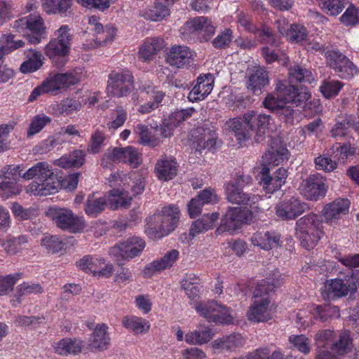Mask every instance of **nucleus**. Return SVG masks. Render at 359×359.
Listing matches in <instances>:
<instances>
[{
    "label": "nucleus",
    "instance_id": "7ed1b4c3",
    "mask_svg": "<svg viewBox=\"0 0 359 359\" xmlns=\"http://www.w3.org/2000/svg\"><path fill=\"white\" fill-rule=\"evenodd\" d=\"M26 180L34 179L27 187V191L35 196H48L61 188V179L46 161L39 162L22 175Z\"/></svg>",
    "mask_w": 359,
    "mask_h": 359
},
{
    "label": "nucleus",
    "instance_id": "6e6552de",
    "mask_svg": "<svg viewBox=\"0 0 359 359\" xmlns=\"http://www.w3.org/2000/svg\"><path fill=\"white\" fill-rule=\"evenodd\" d=\"M46 215L57 227L72 233L81 232L86 227L83 218L74 215L71 210L67 208L56 206L49 207Z\"/></svg>",
    "mask_w": 359,
    "mask_h": 359
},
{
    "label": "nucleus",
    "instance_id": "a18cd8bd",
    "mask_svg": "<svg viewBox=\"0 0 359 359\" xmlns=\"http://www.w3.org/2000/svg\"><path fill=\"white\" fill-rule=\"evenodd\" d=\"M27 238L24 235L18 237L8 236L6 242L0 240L4 250L11 255H15L20 252L22 246L27 243Z\"/></svg>",
    "mask_w": 359,
    "mask_h": 359
},
{
    "label": "nucleus",
    "instance_id": "ddd939ff",
    "mask_svg": "<svg viewBox=\"0 0 359 359\" xmlns=\"http://www.w3.org/2000/svg\"><path fill=\"white\" fill-rule=\"evenodd\" d=\"M327 64L341 79H348L358 74L356 66L344 54L338 50H327L325 53Z\"/></svg>",
    "mask_w": 359,
    "mask_h": 359
},
{
    "label": "nucleus",
    "instance_id": "6e6d98bb",
    "mask_svg": "<svg viewBox=\"0 0 359 359\" xmlns=\"http://www.w3.org/2000/svg\"><path fill=\"white\" fill-rule=\"evenodd\" d=\"M50 118L44 114H39L34 116L27 130V136L30 137L38 133L46 125L50 123Z\"/></svg>",
    "mask_w": 359,
    "mask_h": 359
},
{
    "label": "nucleus",
    "instance_id": "4d7b16f0",
    "mask_svg": "<svg viewBox=\"0 0 359 359\" xmlns=\"http://www.w3.org/2000/svg\"><path fill=\"white\" fill-rule=\"evenodd\" d=\"M15 35L12 34H3L0 38V45H2L3 48L6 52L10 53L13 50L25 46V42L22 40L15 39Z\"/></svg>",
    "mask_w": 359,
    "mask_h": 359
},
{
    "label": "nucleus",
    "instance_id": "9d476101",
    "mask_svg": "<svg viewBox=\"0 0 359 359\" xmlns=\"http://www.w3.org/2000/svg\"><path fill=\"white\" fill-rule=\"evenodd\" d=\"M133 88L134 79L129 71H113L109 74L107 86V93L109 96L118 98L126 97Z\"/></svg>",
    "mask_w": 359,
    "mask_h": 359
},
{
    "label": "nucleus",
    "instance_id": "f257e3e1",
    "mask_svg": "<svg viewBox=\"0 0 359 359\" xmlns=\"http://www.w3.org/2000/svg\"><path fill=\"white\" fill-rule=\"evenodd\" d=\"M276 94L269 93L263 100V106L277 114L287 123H292L294 107L306 102L311 94L306 88H298L294 85L286 86L278 81L276 85Z\"/></svg>",
    "mask_w": 359,
    "mask_h": 359
},
{
    "label": "nucleus",
    "instance_id": "49530a36",
    "mask_svg": "<svg viewBox=\"0 0 359 359\" xmlns=\"http://www.w3.org/2000/svg\"><path fill=\"white\" fill-rule=\"evenodd\" d=\"M43 292L41 286L38 283L29 284L27 283H22L18 285L15 289V297L16 299L13 301V304L15 305L20 303V298L23 296L32 294H41Z\"/></svg>",
    "mask_w": 359,
    "mask_h": 359
},
{
    "label": "nucleus",
    "instance_id": "ea45409f",
    "mask_svg": "<svg viewBox=\"0 0 359 359\" xmlns=\"http://www.w3.org/2000/svg\"><path fill=\"white\" fill-rule=\"evenodd\" d=\"M275 142H271V149L263 156L264 161L268 164L278 165L286 158L287 150L283 147H278Z\"/></svg>",
    "mask_w": 359,
    "mask_h": 359
},
{
    "label": "nucleus",
    "instance_id": "2eb2a0df",
    "mask_svg": "<svg viewBox=\"0 0 359 359\" xmlns=\"http://www.w3.org/2000/svg\"><path fill=\"white\" fill-rule=\"evenodd\" d=\"M309 209L307 203L295 197L278 203L276 206L277 216L283 219H294Z\"/></svg>",
    "mask_w": 359,
    "mask_h": 359
},
{
    "label": "nucleus",
    "instance_id": "c03bdc74",
    "mask_svg": "<svg viewBox=\"0 0 359 359\" xmlns=\"http://www.w3.org/2000/svg\"><path fill=\"white\" fill-rule=\"evenodd\" d=\"M168 15V8L161 4H155L151 9L144 10L140 13V17L151 21H160Z\"/></svg>",
    "mask_w": 359,
    "mask_h": 359
},
{
    "label": "nucleus",
    "instance_id": "c9c22d12",
    "mask_svg": "<svg viewBox=\"0 0 359 359\" xmlns=\"http://www.w3.org/2000/svg\"><path fill=\"white\" fill-rule=\"evenodd\" d=\"M107 204V200L105 197L95 198L94 194H90L85 203V213L90 217H96L104 210Z\"/></svg>",
    "mask_w": 359,
    "mask_h": 359
},
{
    "label": "nucleus",
    "instance_id": "393cba45",
    "mask_svg": "<svg viewBox=\"0 0 359 359\" xmlns=\"http://www.w3.org/2000/svg\"><path fill=\"white\" fill-rule=\"evenodd\" d=\"M186 27L190 32H197L205 41H208L215 33V27L212 22L203 16L187 22Z\"/></svg>",
    "mask_w": 359,
    "mask_h": 359
},
{
    "label": "nucleus",
    "instance_id": "603ef678",
    "mask_svg": "<svg viewBox=\"0 0 359 359\" xmlns=\"http://www.w3.org/2000/svg\"><path fill=\"white\" fill-rule=\"evenodd\" d=\"M41 245L48 252L57 253L64 249L65 243L57 236H46L41 239Z\"/></svg>",
    "mask_w": 359,
    "mask_h": 359
},
{
    "label": "nucleus",
    "instance_id": "1a4fd4ad",
    "mask_svg": "<svg viewBox=\"0 0 359 359\" xmlns=\"http://www.w3.org/2000/svg\"><path fill=\"white\" fill-rule=\"evenodd\" d=\"M13 28L22 33L31 44H38L46 35V29L40 15H29L15 21Z\"/></svg>",
    "mask_w": 359,
    "mask_h": 359
},
{
    "label": "nucleus",
    "instance_id": "774afa93",
    "mask_svg": "<svg viewBox=\"0 0 359 359\" xmlns=\"http://www.w3.org/2000/svg\"><path fill=\"white\" fill-rule=\"evenodd\" d=\"M57 83L60 88L68 87L71 85H74L78 83V79L73 73H60L54 74Z\"/></svg>",
    "mask_w": 359,
    "mask_h": 359
},
{
    "label": "nucleus",
    "instance_id": "aec40b11",
    "mask_svg": "<svg viewBox=\"0 0 359 359\" xmlns=\"http://www.w3.org/2000/svg\"><path fill=\"white\" fill-rule=\"evenodd\" d=\"M214 78L210 74L200 76L196 80V84L190 91L188 99L191 102H196L203 100L212 90Z\"/></svg>",
    "mask_w": 359,
    "mask_h": 359
},
{
    "label": "nucleus",
    "instance_id": "f8f14e48",
    "mask_svg": "<svg viewBox=\"0 0 359 359\" xmlns=\"http://www.w3.org/2000/svg\"><path fill=\"white\" fill-rule=\"evenodd\" d=\"M145 248V242L140 237H131L109 250L111 256L116 258L118 266L123 264V261H128L140 255Z\"/></svg>",
    "mask_w": 359,
    "mask_h": 359
},
{
    "label": "nucleus",
    "instance_id": "dca6fc26",
    "mask_svg": "<svg viewBox=\"0 0 359 359\" xmlns=\"http://www.w3.org/2000/svg\"><path fill=\"white\" fill-rule=\"evenodd\" d=\"M179 258V252L171 250L163 257L146 265L142 273L144 278H151L154 274L163 270L171 268Z\"/></svg>",
    "mask_w": 359,
    "mask_h": 359
},
{
    "label": "nucleus",
    "instance_id": "58836bf2",
    "mask_svg": "<svg viewBox=\"0 0 359 359\" xmlns=\"http://www.w3.org/2000/svg\"><path fill=\"white\" fill-rule=\"evenodd\" d=\"M72 0H42V8L48 14H64L71 8Z\"/></svg>",
    "mask_w": 359,
    "mask_h": 359
},
{
    "label": "nucleus",
    "instance_id": "a211bd4d",
    "mask_svg": "<svg viewBox=\"0 0 359 359\" xmlns=\"http://www.w3.org/2000/svg\"><path fill=\"white\" fill-rule=\"evenodd\" d=\"M350 201L347 198H337L326 204L322 210V215L326 223L332 224L342 216L348 213Z\"/></svg>",
    "mask_w": 359,
    "mask_h": 359
},
{
    "label": "nucleus",
    "instance_id": "052dcab7",
    "mask_svg": "<svg viewBox=\"0 0 359 359\" xmlns=\"http://www.w3.org/2000/svg\"><path fill=\"white\" fill-rule=\"evenodd\" d=\"M315 166L317 170L330 172L337 168V161L329 157L319 156L314 160Z\"/></svg>",
    "mask_w": 359,
    "mask_h": 359
},
{
    "label": "nucleus",
    "instance_id": "2f4dec72",
    "mask_svg": "<svg viewBox=\"0 0 359 359\" xmlns=\"http://www.w3.org/2000/svg\"><path fill=\"white\" fill-rule=\"evenodd\" d=\"M25 55L27 60L22 63L20 67L22 73L34 72L43 65L42 54L40 51L30 48L25 52Z\"/></svg>",
    "mask_w": 359,
    "mask_h": 359
},
{
    "label": "nucleus",
    "instance_id": "de8ad7c7",
    "mask_svg": "<svg viewBox=\"0 0 359 359\" xmlns=\"http://www.w3.org/2000/svg\"><path fill=\"white\" fill-rule=\"evenodd\" d=\"M260 184L268 193H273L280 189L283 184H279L278 179L269 175V169L267 167H263L260 172Z\"/></svg>",
    "mask_w": 359,
    "mask_h": 359
},
{
    "label": "nucleus",
    "instance_id": "e2e57ef3",
    "mask_svg": "<svg viewBox=\"0 0 359 359\" xmlns=\"http://www.w3.org/2000/svg\"><path fill=\"white\" fill-rule=\"evenodd\" d=\"M105 140L104 133L96 130L90 137V143L88 146L87 151L90 153L97 154L100 152V147Z\"/></svg>",
    "mask_w": 359,
    "mask_h": 359
},
{
    "label": "nucleus",
    "instance_id": "a19ab883",
    "mask_svg": "<svg viewBox=\"0 0 359 359\" xmlns=\"http://www.w3.org/2000/svg\"><path fill=\"white\" fill-rule=\"evenodd\" d=\"M288 74L289 80L291 83L295 82L311 83L314 81L311 72L299 65H294L290 67Z\"/></svg>",
    "mask_w": 359,
    "mask_h": 359
},
{
    "label": "nucleus",
    "instance_id": "4c0bfd02",
    "mask_svg": "<svg viewBox=\"0 0 359 359\" xmlns=\"http://www.w3.org/2000/svg\"><path fill=\"white\" fill-rule=\"evenodd\" d=\"M245 339L240 334H232L226 337L215 340L213 347L233 351L244 345Z\"/></svg>",
    "mask_w": 359,
    "mask_h": 359
},
{
    "label": "nucleus",
    "instance_id": "9b49d317",
    "mask_svg": "<svg viewBox=\"0 0 359 359\" xmlns=\"http://www.w3.org/2000/svg\"><path fill=\"white\" fill-rule=\"evenodd\" d=\"M195 309L201 316L210 323L229 324L233 320L229 309L216 301L196 302Z\"/></svg>",
    "mask_w": 359,
    "mask_h": 359
},
{
    "label": "nucleus",
    "instance_id": "c85d7f7f",
    "mask_svg": "<svg viewBox=\"0 0 359 359\" xmlns=\"http://www.w3.org/2000/svg\"><path fill=\"white\" fill-rule=\"evenodd\" d=\"M164 41L161 38H152L145 41L139 50V57L144 62L153 60L155 54L164 48Z\"/></svg>",
    "mask_w": 359,
    "mask_h": 359
},
{
    "label": "nucleus",
    "instance_id": "7c9ffc66",
    "mask_svg": "<svg viewBox=\"0 0 359 359\" xmlns=\"http://www.w3.org/2000/svg\"><path fill=\"white\" fill-rule=\"evenodd\" d=\"M219 219V213L204 214L200 219L194 221L190 229V235L193 237L212 229Z\"/></svg>",
    "mask_w": 359,
    "mask_h": 359
},
{
    "label": "nucleus",
    "instance_id": "69168bd1",
    "mask_svg": "<svg viewBox=\"0 0 359 359\" xmlns=\"http://www.w3.org/2000/svg\"><path fill=\"white\" fill-rule=\"evenodd\" d=\"M22 170L20 165H9L4 167L2 170V175L4 180L17 182L19 177H22Z\"/></svg>",
    "mask_w": 359,
    "mask_h": 359
},
{
    "label": "nucleus",
    "instance_id": "20e7f679",
    "mask_svg": "<svg viewBox=\"0 0 359 359\" xmlns=\"http://www.w3.org/2000/svg\"><path fill=\"white\" fill-rule=\"evenodd\" d=\"M109 186L112 188L109 191V208L112 210L119 208H127L130 205L132 196H128L126 184L130 187L133 196L141 194L145 188L144 177L137 175L133 179L130 177L121 178L118 173H114L109 178Z\"/></svg>",
    "mask_w": 359,
    "mask_h": 359
},
{
    "label": "nucleus",
    "instance_id": "37998d69",
    "mask_svg": "<svg viewBox=\"0 0 359 359\" xmlns=\"http://www.w3.org/2000/svg\"><path fill=\"white\" fill-rule=\"evenodd\" d=\"M257 36L258 41L262 43H268L273 46H279L278 37L272 32L271 29L265 25L257 27L256 31L253 33Z\"/></svg>",
    "mask_w": 359,
    "mask_h": 359
},
{
    "label": "nucleus",
    "instance_id": "a878e982",
    "mask_svg": "<svg viewBox=\"0 0 359 359\" xmlns=\"http://www.w3.org/2000/svg\"><path fill=\"white\" fill-rule=\"evenodd\" d=\"M233 186L226 188V199L229 202L243 206L244 208L252 207L257 198L242 189H235Z\"/></svg>",
    "mask_w": 359,
    "mask_h": 359
},
{
    "label": "nucleus",
    "instance_id": "412c9836",
    "mask_svg": "<svg viewBox=\"0 0 359 359\" xmlns=\"http://www.w3.org/2000/svg\"><path fill=\"white\" fill-rule=\"evenodd\" d=\"M217 201V195L211 190L205 189L199 191L197 196L188 203L189 216L191 218L196 217L201 212V209L205 205L215 203Z\"/></svg>",
    "mask_w": 359,
    "mask_h": 359
},
{
    "label": "nucleus",
    "instance_id": "e433bc0d",
    "mask_svg": "<svg viewBox=\"0 0 359 359\" xmlns=\"http://www.w3.org/2000/svg\"><path fill=\"white\" fill-rule=\"evenodd\" d=\"M351 334L348 330H342L339 332V339L332 344L331 349L341 355L350 353L353 348Z\"/></svg>",
    "mask_w": 359,
    "mask_h": 359
},
{
    "label": "nucleus",
    "instance_id": "3c124183",
    "mask_svg": "<svg viewBox=\"0 0 359 359\" xmlns=\"http://www.w3.org/2000/svg\"><path fill=\"white\" fill-rule=\"evenodd\" d=\"M212 332L210 329L199 331L196 330L189 332L185 336V340L189 344H203L208 342L212 337Z\"/></svg>",
    "mask_w": 359,
    "mask_h": 359
},
{
    "label": "nucleus",
    "instance_id": "473e14b6",
    "mask_svg": "<svg viewBox=\"0 0 359 359\" xmlns=\"http://www.w3.org/2000/svg\"><path fill=\"white\" fill-rule=\"evenodd\" d=\"M155 172L158 178L161 180H171L177 175V163L172 159L163 158L157 161Z\"/></svg>",
    "mask_w": 359,
    "mask_h": 359
},
{
    "label": "nucleus",
    "instance_id": "f3484780",
    "mask_svg": "<svg viewBox=\"0 0 359 359\" xmlns=\"http://www.w3.org/2000/svg\"><path fill=\"white\" fill-rule=\"evenodd\" d=\"M269 84V72L264 67H255L250 72L246 86L253 95H261Z\"/></svg>",
    "mask_w": 359,
    "mask_h": 359
},
{
    "label": "nucleus",
    "instance_id": "bf43d9fd",
    "mask_svg": "<svg viewBox=\"0 0 359 359\" xmlns=\"http://www.w3.org/2000/svg\"><path fill=\"white\" fill-rule=\"evenodd\" d=\"M342 86L343 83L339 81H326L320 86V91L325 97L331 98L338 94Z\"/></svg>",
    "mask_w": 359,
    "mask_h": 359
},
{
    "label": "nucleus",
    "instance_id": "72a5a7b5",
    "mask_svg": "<svg viewBox=\"0 0 359 359\" xmlns=\"http://www.w3.org/2000/svg\"><path fill=\"white\" fill-rule=\"evenodd\" d=\"M83 347V342L81 340L65 338L56 344L55 350L57 353L62 355H76L81 352Z\"/></svg>",
    "mask_w": 359,
    "mask_h": 359
},
{
    "label": "nucleus",
    "instance_id": "79ce46f5",
    "mask_svg": "<svg viewBox=\"0 0 359 359\" xmlns=\"http://www.w3.org/2000/svg\"><path fill=\"white\" fill-rule=\"evenodd\" d=\"M314 318L321 322H327L332 318L339 317V310L337 306L330 304L318 305L315 309Z\"/></svg>",
    "mask_w": 359,
    "mask_h": 359
},
{
    "label": "nucleus",
    "instance_id": "8fccbe9b",
    "mask_svg": "<svg viewBox=\"0 0 359 359\" xmlns=\"http://www.w3.org/2000/svg\"><path fill=\"white\" fill-rule=\"evenodd\" d=\"M125 327L130 329L136 332H144L149 329V322L137 316H126L123 320Z\"/></svg>",
    "mask_w": 359,
    "mask_h": 359
},
{
    "label": "nucleus",
    "instance_id": "5701e85b",
    "mask_svg": "<svg viewBox=\"0 0 359 359\" xmlns=\"http://www.w3.org/2000/svg\"><path fill=\"white\" fill-rule=\"evenodd\" d=\"M110 158L114 161H123L133 168H137L142 161L140 154L133 147H114L110 154Z\"/></svg>",
    "mask_w": 359,
    "mask_h": 359
},
{
    "label": "nucleus",
    "instance_id": "5fc2aeb1",
    "mask_svg": "<svg viewBox=\"0 0 359 359\" xmlns=\"http://www.w3.org/2000/svg\"><path fill=\"white\" fill-rule=\"evenodd\" d=\"M21 277L22 274L20 273L6 276H0V295H6L11 292L14 285Z\"/></svg>",
    "mask_w": 359,
    "mask_h": 359
},
{
    "label": "nucleus",
    "instance_id": "4be33fe9",
    "mask_svg": "<svg viewBox=\"0 0 359 359\" xmlns=\"http://www.w3.org/2000/svg\"><path fill=\"white\" fill-rule=\"evenodd\" d=\"M250 321L255 323L265 322L271 318L270 301L268 298H262L255 301L247 313Z\"/></svg>",
    "mask_w": 359,
    "mask_h": 359
},
{
    "label": "nucleus",
    "instance_id": "6ab92c4d",
    "mask_svg": "<svg viewBox=\"0 0 359 359\" xmlns=\"http://www.w3.org/2000/svg\"><path fill=\"white\" fill-rule=\"evenodd\" d=\"M302 193L309 200L318 201L326 193L325 183L318 175H311L302 184Z\"/></svg>",
    "mask_w": 359,
    "mask_h": 359
},
{
    "label": "nucleus",
    "instance_id": "4468645a",
    "mask_svg": "<svg viewBox=\"0 0 359 359\" xmlns=\"http://www.w3.org/2000/svg\"><path fill=\"white\" fill-rule=\"evenodd\" d=\"M249 215H250L249 210H243L241 208H229L222 217L221 224L217 229L216 233L227 231L233 233L243 223L247 222Z\"/></svg>",
    "mask_w": 359,
    "mask_h": 359
},
{
    "label": "nucleus",
    "instance_id": "0eeeda50",
    "mask_svg": "<svg viewBox=\"0 0 359 359\" xmlns=\"http://www.w3.org/2000/svg\"><path fill=\"white\" fill-rule=\"evenodd\" d=\"M67 25H62L57 30L58 36L52 39L45 47V54L52 60L57 68L62 67L66 62V57L69 53V41L71 35Z\"/></svg>",
    "mask_w": 359,
    "mask_h": 359
},
{
    "label": "nucleus",
    "instance_id": "338daca9",
    "mask_svg": "<svg viewBox=\"0 0 359 359\" xmlns=\"http://www.w3.org/2000/svg\"><path fill=\"white\" fill-rule=\"evenodd\" d=\"M306 36L307 32L304 27L299 25H290L288 37L292 41L298 43L304 40Z\"/></svg>",
    "mask_w": 359,
    "mask_h": 359
},
{
    "label": "nucleus",
    "instance_id": "c756f323",
    "mask_svg": "<svg viewBox=\"0 0 359 359\" xmlns=\"http://www.w3.org/2000/svg\"><path fill=\"white\" fill-rule=\"evenodd\" d=\"M251 241L254 245L269 250L280 245V236L275 233L257 232L252 236Z\"/></svg>",
    "mask_w": 359,
    "mask_h": 359
},
{
    "label": "nucleus",
    "instance_id": "39448f33",
    "mask_svg": "<svg viewBox=\"0 0 359 359\" xmlns=\"http://www.w3.org/2000/svg\"><path fill=\"white\" fill-rule=\"evenodd\" d=\"M322 235V220L318 215L310 212L297 221L295 236L305 249L313 248Z\"/></svg>",
    "mask_w": 359,
    "mask_h": 359
},
{
    "label": "nucleus",
    "instance_id": "b1692460",
    "mask_svg": "<svg viewBox=\"0 0 359 359\" xmlns=\"http://www.w3.org/2000/svg\"><path fill=\"white\" fill-rule=\"evenodd\" d=\"M110 337L106 324H97L89 339V346L99 351H104L109 348Z\"/></svg>",
    "mask_w": 359,
    "mask_h": 359
},
{
    "label": "nucleus",
    "instance_id": "f704fd0d",
    "mask_svg": "<svg viewBox=\"0 0 359 359\" xmlns=\"http://www.w3.org/2000/svg\"><path fill=\"white\" fill-rule=\"evenodd\" d=\"M197 133L198 135L195 141V144H196L195 148L196 150L201 151L204 149H211L215 146L217 135L214 130L200 127L197 128Z\"/></svg>",
    "mask_w": 359,
    "mask_h": 359
},
{
    "label": "nucleus",
    "instance_id": "0e129e2a",
    "mask_svg": "<svg viewBox=\"0 0 359 359\" xmlns=\"http://www.w3.org/2000/svg\"><path fill=\"white\" fill-rule=\"evenodd\" d=\"M346 25H355L359 23V11L354 6L348 7L340 18Z\"/></svg>",
    "mask_w": 359,
    "mask_h": 359
},
{
    "label": "nucleus",
    "instance_id": "bb28decb",
    "mask_svg": "<svg viewBox=\"0 0 359 359\" xmlns=\"http://www.w3.org/2000/svg\"><path fill=\"white\" fill-rule=\"evenodd\" d=\"M192 52L187 46H177L172 47L167 57L168 62L177 68L189 64L192 59Z\"/></svg>",
    "mask_w": 359,
    "mask_h": 359
},
{
    "label": "nucleus",
    "instance_id": "680f3d73",
    "mask_svg": "<svg viewBox=\"0 0 359 359\" xmlns=\"http://www.w3.org/2000/svg\"><path fill=\"white\" fill-rule=\"evenodd\" d=\"M20 189L14 181L3 180L0 184V196L2 198H9L20 194Z\"/></svg>",
    "mask_w": 359,
    "mask_h": 359
},
{
    "label": "nucleus",
    "instance_id": "423d86ee",
    "mask_svg": "<svg viewBox=\"0 0 359 359\" xmlns=\"http://www.w3.org/2000/svg\"><path fill=\"white\" fill-rule=\"evenodd\" d=\"M180 219V210L177 206L164 207L160 213L150 217L146 232L152 239H160L173 231Z\"/></svg>",
    "mask_w": 359,
    "mask_h": 359
},
{
    "label": "nucleus",
    "instance_id": "f03ea898",
    "mask_svg": "<svg viewBox=\"0 0 359 359\" xmlns=\"http://www.w3.org/2000/svg\"><path fill=\"white\" fill-rule=\"evenodd\" d=\"M270 118L269 115L252 111L245 113L243 118L229 120L226 126L233 132L239 144L242 145L254 133L255 134V140L259 143L265 138Z\"/></svg>",
    "mask_w": 359,
    "mask_h": 359
},
{
    "label": "nucleus",
    "instance_id": "13d9d810",
    "mask_svg": "<svg viewBox=\"0 0 359 359\" xmlns=\"http://www.w3.org/2000/svg\"><path fill=\"white\" fill-rule=\"evenodd\" d=\"M337 152L334 158L339 160L340 158L342 159H346L348 156H352L356 153V149L355 147H351V144L347 146L346 144L340 145L337 144L336 145L332 146L327 151V155H332L333 153Z\"/></svg>",
    "mask_w": 359,
    "mask_h": 359
},
{
    "label": "nucleus",
    "instance_id": "09e8293b",
    "mask_svg": "<svg viewBox=\"0 0 359 359\" xmlns=\"http://www.w3.org/2000/svg\"><path fill=\"white\" fill-rule=\"evenodd\" d=\"M321 8L331 16L339 15L348 4V0H320Z\"/></svg>",
    "mask_w": 359,
    "mask_h": 359
},
{
    "label": "nucleus",
    "instance_id": "cd10ccee",
    "mask_svg": "<svg viewBox=\"0 0 359 359\" xmlns=\"http://www.w3.org/2000/svg\"><path fill=\"white\" fill-rule=\"evenodd\" d=\"M349 291L348 286L341 279L331 280L325 285L322 295L325 299H334L346 296Z\"/></svg>",
    "mask_w": 359,
    "mask_h": 359
},
{
    "label": "nucleus",
    "instance_id": "864d4df0",
    "mask_svg": "<svg viewBox=\"0 0 359 359\" xmlns=\"http://www.w3.org/2000/svg\"><path fill=\"white\" fill-rule=\"evenodd\" d=\"M288 341L294 348L304 354H308L311 351L310 341L304 334L291 335L289 337Z\"/></svg>",
    "mask_w": 359,
    "mask_h": 359
}]
</instances>
